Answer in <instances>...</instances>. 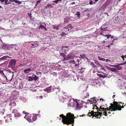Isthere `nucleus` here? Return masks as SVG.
Here are the masks:
<instances>
[{
	"mask_svg": "<svg viewBox=\"0 0 126 126\" xmlns=\"http://www.w3.org/2000/svg\"><path fill=\"white\" fill-rule=\"evenodd\" d=\"M74 117V114L71 113L67 114L66 116L61 114L60 115L59 119L61 120L62 119V121L64 123L68 125L71 124L73 121V118Z\"/></svg>",
	"mask_w": 126,
	"mask_h": 126,
	"instance_id": "1",
	"label": "nucleus"
},
{
	"mask_svg": "<svg viewBox=\"0 0 126 126\" xmlns=\"http://www.w3.org/2000/svg\"><path fill=\"white\" fill-rule=\"evenodd\" d=\"M95 103H93V107L92 108L93 109H94V108L96 109L97 112H94V111H92L91 112H89L87 115H88L89 117L92 116V118H93L94 117H95L96 118H100V117H101L102 115V112H99L98 111L99 109L95 104Z\"/></svg>",
	"mask_w": 126,
	"mask_h": 126,
	"instance_id": "2",
	"label": "nucleus"
},
{
	"mask_svg": "<svg viewBox=\"0 0 126 126\" xmlns=\"http://www.w3.org/2000/svg\"><path fill=\"white\" fill-rule=\"evenodd\" d=\"M68 106L69 107H76L75 109L77 110H79L81 107V105L80 103L76 100H74L73 99L71 100L69 102Z\"/></svg>",
	"mask_w": 126,
	"mask_h": 126,
	"instance_id": "3",
	"label": "nucleus"
},
{
	"mask_svg": "<svg viewBox=\"0 0 126 126\" xmlns=\"http://www.w3.org/2000/svg\"><path fill=\"white\" fill-rule=\"evenodd\" d=\"M87 84L85 83L82 86V99L81 100L82 102V105H84V103H85L86 104V102H85L84 100L87 97Z\"/></svg>",
	"mask_w": 126,
	"mask_h": 126,
	"instance_id": "4",
	"label": "nucleus"
},
{
	"mask_svg": "<svg viewBox=\"0 0 126 126\" xmlns=\"http://www.w3.org/2000/svg\"><path fill=\"white\" fill-rule=\"evenodd\" d=\"M118 102L114 101L113 104H110V106L109 108L110 110L111 109V111H115L116 110V109L119 106V105Z\"/></svg>",
	"mask_w": 126,
	"mask_h": 126,
	"instance_id": "5",
	"label": "nucleus"
},
{
	"mask_svg": "<svg viewBox=\"0 0 126 126\" xmlns=\"http://www.w3.org/2000/svg\"><path fill=\"white\" fill-rule=\"evenodd\" d=\"M37 115L38 114H36L34 115H30L28 116L27 118H26V120L29 122H32L36 120Z\"/></svg>",
	"mask_w": 126,
	"mask_h": 126,
	"instance_id": "6",
	"label": "nucleus"
},
{
	"mask_svg": "<svg viewBox=\"0 0 126 126\" xmlns=\"http://www.w3.org/2000/svg\"><path fill=\"white\" fill-rule=\"evenodd\" d=\"M111 109L110 110L109 108H108V107H107V108H102L100 106V107L99 108L98 110L102 112L103 111V114L104 115L106 116H107L108 114V113H107V111H111Z\"/></svg>",
	"mask_w": 126,
	"mask_h": 126,
	"instance_id": "7",
	"label": "nucleus"
},
{
	"mask_svg": "<svg viewBox=\"0 0 126 126\" xmlns=\"http://www.w3.org/2000/svg\"><path fill=\"white\" fill-rule=\"evenodd\" d=\"M12 113H14V117L16 119L17 118L21 116V114L18 112L17 110L16 109L13 110Z\"/></svg>",
	"mask_w": 126,
	"mask_h": 126,
	"instance_id": "8",
	"label": "nucleus"
},
{
	"mask_svg": "<svg viewBox=\"0 0 126 126\" xmlns=\"http://www.w3.org/2000/svg\"><path fill=\"white\" fill-rule=\"evenodd\" d=\"M16 61L15 59H12L9 62V65L12 67H14L16 64Z\"/></svg>",
	"mask_w": 126,
	"mask_h": 126,
	"instance_id": "9",
	"label": "nucleus"
},
{
	"mask_svg": "<svg viewBox=\"0 0 126 126\" xmlns=\"http://www.w3.org/2000/svg\"><path fill=\"white\" fill-rule=\"evenodd\" d=\"M94 99V98H92L88 100L87 101V104H89V103L90 104H92L93 103H96L97 102V101Z\"/></svg>",
	"mask_w": 126,
	"mask_h": 126,
	"instance_id": "10",
	"label": "nucleus"
},
{
	"mask_svg": "<svg viewBox=\"0 0 126 126\" xmlns=\"http://www.w3.org/2000/svg\"><path fill=\"white\" fill-rule=\"evenodd\" d=\"M73 58L72 55H68L67 56H65V57H64L63 60L65 61L69 60L70 59H73Z\"/></svg>",
	"mask_w": 126,
	"mask_h": 126,
	"instance_id": "11",
	"label": "nucleus"
},
{
	"mask_svg": "<svg viewBox=\"0 0 126 126\" xmlns=\"http://www.w3.org/2000/svg\"><path fill=\"white\" fill-rule=\"evenodd\" d=\"M11 58L7 56H5L2 57L0 58V61H1L2 60H9L10 59H11Z\"/></svg>",
	"mask_w": 126,
	"mask_h": 126,
	"instance_id": "12",
	"label": "nucleus"
},
{
	"mask_svg": "<svg viewBox=\"0 0 126 126\" xmlns=\"http://www.w3.org/2000/svg\"><path fill=\"white\" fill-rule=\"evenodd\" d=\"M6 71V70L5 69H0V73L2 75H3L7 79L6 76L5 75L4 73Z\"/></svg>",
	"mask_w": 126,
	"mask_h": 126,
	"instance_id": "13",
	"label": "nucleus"
},
{
	"mask_svg": "<svg viewBox=\"0 0 126 126\" xmlns=\"http://www.w3.org/2000/svg\"><path fill=\"white\" fill-rule=\"evenodd\" d=\"M52 86L47 88L46 89L44 90L45 91H46L47 93H50L52 91V89H51Z\"/></svg>",
	"mask_w": 126,
	"mask_h": 126,
	"instance_id": "14",
	"label": "nucleus"
},
{
	"mask_svg": "<svg viewBox=\"0 0 126 126\" xmlns=\"http://www.w3.org/2000/svg\"><path fill=\"white\" fill-rule=\"evenodd\" d=\"M60 88L59 87H58L57 88H53L52 89V91H54V90L57 91L58 92H59L60 91ZM57 91L56 93H57Z\"/></svg>",
	"mask_w": 126,
	"mask_h": 126,
	"instance_id": "15",
	"label": "nucleus"
},
{
	"mask_svg": "<svg viewBox=\"0 0 126 126\" xmlns=\"http://www.w3.org/2000/svg\"><path fill=\"white\" fill-rule=\"evenodd\" d=\"M115 69H116V71L117 70H120L122 68L121 66L119 65H116L114 66Z\"/></svg>",
	"mask_w": 126,
	"mask_h": 126,
	"instance_id": "16",
	"label": "nucleus"
},
{
	"mask_svg": "<svg viewBox=\"0 0 126 126\" xmlns=\"http://www.w3.org/2000/svg\"><path fill=\"white\" fill-rule=\"evenodd\" d=\"M126 106V105H125L124 106L122 105V106H121L120 105H119V106L116 109V110H121L122 109L121 108H124V106Z\"/></svg>",
	"mask_w": 126,
	"mask_h": 126,
	"instance_id": "17",
	"label": "nucleus"
},
{
	"mask_svg": "<svg viewBox=\"0 0 126 126\" xmlns=\"http://www.w3.org/2000/svg\"><path fill=\"white\" fill-rule=\"evenodd\" d=\"M32 76L33 78V80L35 81L39 79L38 77H37L35 75H33Z\"/></svg>",
	"mask_w": 126,
	"mask_h": 126,
	"instance_id": "18",
	"label": "nucleus"
},
{
	"mask_svg": "<svg viewBox=\"0 0 126 126\" xmlns=\"http://www.w3.org/2000/svg\"><path fill=\"white\" fill-rule=\"evenodd\" d=\"M31 71V70L30 68L24 70V72L25 73H27Z\"/></svg>",
	"mask_w": 126,
	"mask_h": 126,
	"instance_id": "19",
	"label": "nucleus"
},
{
	"mask_svg": "<svg viewBox=\"0 0 126 126\" xmlns=\"http://www.w3.org/2000/svg\"><path fill=\"white\" fill-rule=\"evenodd\" d=\"M38 28L39 29L41 28L42 29H44L45 30H47V28L45 27V26L42 25H41L38 27Z\"/></svg>",
	"mask_w": 126,
	"mask_h": 126,
	"instance_id": "20",
	"label": "nucleus"
},
{
	"mask_svg": "<svg viewBox=\"0 0 126 126\" xmlns=\"http://www.w3.org/2000/svg\"><path fill=\"white\" fill-rule=\"evenodd\" d=\"M16 103L14 102L11 101L10 102V103L9 104V105H12V106H16Z\"/></svg>",
	"mask_w": 126,
	"mask_h": 126,
	"instance_id": "21",
	"label": "nucleus"
},
{
	"mask_svg": "<svg viewBox=\"0 0 126 126\" xmlns=\"http://www.w3.org/2000/svg\"><path fill=\"white\" fill-rule=\"evenodd\" d=\"M98 76L102 78H106V76H105V75H103L101 74H98Z\"/></svg>",
	"mask_w": 126,
	"mask_h": 126,
	"instance_id": "22",
	"label": "nucleus"
},
{
	"mask_svg": "<svg viewBox=\"0 0 126 126\" xmlns=\"http://www.w3.org/2000/svg\"><path fill=\"white\" fill-rule=\"evenodd\" d=\"M66 54V53H61V52H60V56H62L64 58V57H65V55Z\"/></svg>",
	"mask_w": 126,
	"mask_h": 126,
	"instance_id": "23",
	"label": "nucleus"
},
{
	"mask_svg": "<svg viewBox=\"0 0 126 126\" xmlns=\"http://www.w3.org/2000/svg\"><path fill=\"white\" fill-rule=\"evenodd\" d=\"M12 116V115L11 114H7L6 116L7 119L8 120H9V118L10 117H11Z\"/></svg>",
	"mask_w": 126,
	"mask_h": 126,
	"instance_id": "24",
	"label": "nucleus"
},
{
	"mask_svg": "<svg viewBox=\"0 0 126 126\" xmlns=\"http://www.w3.org/2000/svg\"><path fill=\"white\" fill-rule=\"evenodd\" d=\"M108 69L112 71L113 72H116V69H115V68H111L110 67L108 68Z\"/></svg>",
	"mask_w": 126,
	"mask_h": 126,
	"instance_id": "25",
	"label": "nucleus"
},
{
	"mask_svg": "<svg viewBox=\"0 0 126 126\" xmlns=\"http://www.w3.org/2000/svg\"><path fill=\"white\" fill-rule=\"evenodd\" d=\"M98 59L100 61H104L106 60L104 58H101V57H100L99 56H98Z\"/></svg>",
	"mask_w": 126,
	"mask_h": 126,
	"instance_id": "26",
	"label": "nucleus"
},
{
	"mask_svg": "<svg viewBox=\"0 0 126 126\" xmlns=\"http://www.w3.org/2000/svg\"><path fill=\"white\" fill-rule=\"evenodd\" d=\"M33 77H30L29 76L28 77V80L29 81H31L33 80Z\"/></svg>",
	"mask_w": 126,
	"mask_h": 126,
	"instance_id": "27",
	"label": "nucleus"
},
{
	"mask_svg": "<svg viewBox=\"0 0 126 126\" xmlns=\"http://www.w3.org/2000/svg\"><path fill=\"white\" fill-rule=\"evenodd\" d=\"M53 7L52 5L50 4H48L46 7V8L47 9L49 7L51 8Z\"/></svg>",
	"mask_w": 126,
	"mask_h": 126,
	"instance_id": "28",
	"label": "nucleus"
},
{
	"mask_svg": "<svg viewBox=\"0 0 126 126\" xmlns=\"http://www.w3.org/2000/svg\"><path fill=\"white\" fill-rule=\"evenodd\" d=\"M59 26L58 25H57L56 26H53V28L56 29L57 30H59L58 27Z\"/></svg>",
	"mask_w": 126,
	"mask_h": 126,
	"instance_id": "29",
	"label": "nucleus"
},
{
	"mask_svg": "<svg viewBox=\"0 0 126 126\" xmlns=\"http://www.w3.org/2000/svg\"><path fill=\"white\" fill-rule=\"evenodd\" d=\"M80 13L79 12H77V13L75 14V15L77 16L79 18L80 16Z\"/></svg>",
	"mask_w": 126,
	"mask_h": 126,
	"instance_id": "30",
	"label": "nucleus"
},
{
	"mask_svg": "<svg viewBox=\"0 0 126 126\" xmlns=\"http://www.w3.org/2000/svg\"><path fill=\"white\" fill-rule=\"evenodd\" d=\"M90 64L91 65V66H92L94 68L96 67V66L95 65L94 63L93 62H91Z\"/></svg>",
	"mask_w": 126,
	"mask_h": 126,
	"instance_id": "31",
	"label": "nucleus"
},
{
	"mask_svg": "<svg viewBox=\"0 0 126 126\" xmlns=\"http://www.w3.org/2000/svg\"><path fill=\"white\" fill-rule=\"evenodd\" d=\"M8 0H5V5H7L8 4H11V3L10 2V1H9L8 3H7Z\"/></svg>",
	"mask_w": 126,
	"mask_h": 126,
	"instance_id": "32",
	"label": "nucleus"
},
{
	"mask_svg": "<svg viewBox=\"0 0 126 126\" xmlns=\"http://www.w3.org/2000/svg\"><path fill=\"white\" fill-rule=\"evenodd\" d=\"M104 36L106 37L107 39L109 38L111 36V35L110 34H108V35H104Z\"/></svg>",
	"mask_w": 126,
	"mask_h": 126,
	"instance_id": "33",
	"label": "nucleus"
},
{
	"mask_svg": "<svg viewBox=\"0 0 126 126\" xmlns=\"http://www.w3.org/2000/svg\"><path fill=\"white\" fill-rule=\"evenodd\" d=\"M9 1H11L12 2H14L16 3H19V1H18L17 0H10Z\"/></svg>",
	"mask_w": 126,
	"mask_h": 126,
	"instance_id": "34",
	"label": "nucleus"
},
{
	"mask_svg": "<svg viewBox=\"0 0 126 126\" xmlns=\"http://www.w3.org/2000/svg\"><path fill=\"white\" fill-rule=\"evenodd\" d=\"M81 56V58L84 59V60H85V59H87L86 57V56L85 55H82Z\"/></svg>",
	"mask_w": 126,
	"mask_h": 126,
	"instance_id": "35",
	"label": "nucleus"
},
{
	"mask_svg": "<svg viewBox=\"0 0 126 126\" xmlns=\"http://www.w3.org/2000/svg\"><path fill=\"white\" fill-rule=\"evenodd\" d=\"M62 0H56L53 1V2H55L56 3H57L59 1H61Z\"/></svg>",
	"mask_w": 126,
	"mask_h": 126,
	"instance_id": "36",
	"label": "nucleus"
},
{
	"mask_svg": "<svg viewBox=\"0 0 126 126\" xmlns=\"http://www.w3.org/2000/svg\"><path fill=\"white\" fill-rule=\"evenodd\" d=\"M31 45H32L33 47H37V45L35 43L34 44H31Z\"/></svg>",
	"mask_w": 126,
	"mask_h": 126,
	"instance_id": "37",
	"label": "nucleus"
},
{
	"mask_svg": "<svg viewBox=\"0 0 126 126\" xmlns=\"http://www.w3.org/2000/svg\"><path fill=\"white\" fill-rule=\"evenodd\" d=\"M61 49L62 50V52L66 53V50L65 49L63 48H61Z\"/></svg>",
	"mask_w": 126,
	"mask_h": 126,
	"instance_id": "38",
	"label": "nucleus"
},
{
	"mask_svg": "<svg viewBox=\"0 0 126 126\" xmlns=\"http://www.w3.org/2000/svg\"><path fill=\"white\" fill-rule=\"evenodd\" d=\"M5 94L2 91H0V95L1 96H3L4 95V94Z\"/></svg>",
	"mask_w": 126,
	"mask_h": 126,
	"instance_id": "39",
	"label": "nucleus"
},
{
	"mask_svg": "<svg viewBox=\"0 0 126 126\" xmlns=\"http://www.w3.org/2000/svg\"><path fill=\"white\" fill-rule=\"evenodd\" d=\"M111 37V38L112 40V42H113L114 41L115 39L114 38H113V36H111L110 37Z\"/></svg>",
	"mask_w": 126,
	"mask_h": 126,
	"instance_id": "40",
	"label": "nucleus"
},
{
	"mask_svg": "<svg viewBox=\"0 0 126 126\" xmlns=\"http://www.w3.org/2000/svg\"><path fill=\"white\" fill-rule=\"evenodd\" d=\"M100 69L104 70L105 71H106V69L105 68L102 66L101 68H100Z\"/></svg>",
	"mask_w": 126,
	"mask_h": 126,
	"instance_id": "41",
	"label": "nucleus"
},
{
	"mask_svg": "<svg viewBox=\"0 0 126 126\" xmlns=\"http://www.w3.org/2000/svg\"><path fill=\"white\" fill-rule=\"evenodd\" d=\"M64 28L66 30L65 31V32L66 31H69V29H68L67 28L64 27Z\"/></svg>",
	"mask_w": 126,
	"mask_h": 126,
	"instance_id": "42",
	"label": "nucleus"
},
{
	"mask_svg": "<svg viewBox=\"0 0 126 126\" xmlns=\"http://www.w3.org/2000/svg\"><path fill=\"white\" fill-rule=\"evenodd\" d=\"M98 67H99L100 68H101V67L102 66V65L99 63H98Z\"/></svg>",
	"mask_w": 126,
	"mask_h": 126,
	"instance_id": "43",
	"label": "nucleus"
},
{
	"mask_svg": "<svg viewBox=\"0 0 126 126\" xmlns=\"http://www.w3.org/2000/svg\"><path fill=\"white\" fill-rule=\"evenodd\" d=\"M106 62H111V61L109 59H107L106 60Z\"/></svg>",
	"mask_w": 126,
	"mask_h": 126,
	"instance_id": "44",
	"label": "nucleus"
},
{
	"mask_svg": "<svg viewBox=\"0 0 126 126\" xmlns=\"http://www.w3.org/2000/svg\"><path fill=\"white\" fill-rule=\"evenodd\" d=\"M36 72V74L37 75H39V74H40V75H41V73L40 72Z\"/></svg>",
	"mask_w": 126,
	"mask_h": 126,
	"instance_id": "45",
	"label": "nucleus"
},
{
	"mask_svg": "<svg viewBox=\"0 0 126 126\" xmlns=\"http://www.w3.org/2000/svg\"><path fill=\"white\" fill-rule=\"evenodd\" d=\"M52 75H54H54H55V76H56V73H55V72H53V73H52Z\"/></svg>",
	"mask_w": 126,
	"mask_h": 126,
	"instance_id": "46",
	"label": "nucleus"
},
{
	"mask_svg": "<svg viewBox=\"0 0 126 126\" xmlns=\"http://www.w3.org/2000/svg\"><path fill=\"white\" fill-rule=\"evenodd\" d=\"M89 3L90 5H92V4H93V2H92V0H91V1H90V2H89Z\"/></svg>",
	"mask_w": 126,
	"mask_h": 126,
	"instance_id": "47",
	"label": "nucleus"
},
{
	"mask_svg": "<svg viewBox=\"0 0 126 126\" xmlns=\"http://www.w3.org/2000/svg\"><path fill=\"white\" fill-rule=\"evenodd\" d=\"M65 33L64 32H63L62 33V35L63 36H64L65 35Z\"/></svg>",
	"mask_w": 126,
	"mask_h": 126,
	"instance_id": "48",
	"label": "nucleus"
},
{
	"mask_svg": "<svg viewBox=\"0 0 126 126\" xmlns=\"http://www.w3.org/2000/svg\"><path fill=\"white\" fill-rule=\"evenodd\" d=\"M9 122V120H8L7 119L5 120V122L6 123H7Z\"/></svg>",
	"mask_w": 126,
	"mask_h": 126,
	"instance_id": "49",
	"label": "nucleus"
},
{
	"mask_svg": "<svg viewBox=\"0 0 126 126\" xmlns=\"http://www.w3.org/2000/svg\"><path fill=\"white\" fill-rule=\"evenodd\" d=\"M71 62L74 64H75V61L74 60L72 61H71Z\"/></svg>",
	"mask_w": 126,
	"mask_h": 126,
	"instance_id": "50",
	"label": "nucleus"
},
{
	"mask_svg": "<svg viewBox=\"0 0 126 126\" xmlns=\"http://www.w3.org/2000/svg\"><path fill=\"white\" fill-rule=\"evenodd\" d=\"M79 65V63H78L77 64H75V66H78Z\"/></svg>",
	"mask_w": 126,
	"mask_h": 126,
	"instance_id": "51",
	"label": "nucleus"
},
{
	"mask_svg": "<svg viewBox=\"0 0 126 126\" xmlns=\"http://www.w3.org/2000/svg\"><path fill=\"white\" fill-rule=\"evenodd\" d=\"M66 47V48H67V47H68L67 46H62V48H64V47Z\"/></svg>",
	"mask_w": 126,
	"mask_h": 126,
	"instance_id": "52",
	"label": "nucleus"
},
{
	"mask_svg": "<svg viewBox=\"0 0 126 126\" xmlns=\"http://www.w3.org/2000/svg\"><path fill=\"white\" fill-rule=\"evenodd\" d=\"M126 63V62H125L124 63H122L121 64V65H122L125 64Z\"/></svg>",
	"mask_w": 126,
	"mask_h": 126,
	"instance_id": "53",
	"label": "nucleus"
},
{
	"mask_svg": "<svg viewBox=\"0 0 126 126\" xmlns=\"http://www.w3.org/2000/svg\"><path fill=\"white\" fill-rule=\"evenodd\" d=\"M23 112L24 114H28V113L26 112L25 111H23Z\"/></svg>",
	"mask_w": 126,
	"mask_h": 126,
	"instance_id": "54",
	"label": "nucleus"
},
{
	"mask_svg": "<svg viewBox=\"0 0 126 126\" xmlns=\"http://www.w3.org/2000/svg\"><path fill=\"white\" fill-rule=\"evenodd\" d=\"M100 35H103V36H104V35H104V34H103V33L102 32H101V33H100Z\"/></svg>",
	"mask_w": 126,
	"mask_h": 126,
	"instance_id": "55",
	"label": "nucleus"
},
{
	"mask_svg": "<svg viewBox=\"0 0 126 126\" xmlns=\"http://www.w3.org/2000/svg\"><path fill=\"white\" fill-rule=\"evenodd\" d=\"M124 57L125 58H126V55H125L124 56H123V60H124Z\"/></svg>",
	"mask_w": 126,
	"mask_h": 126,
	"instance_id": "56",
	"label": "nucleus"
},
{
	"mask_svg": "<svg viewBox=\"0 0 126 126\" xmlns=\"http://www.w3.org/2000/svg\"><path fill=\"white\" fill-rule=\"evenodd\" d=\"M41 1V0H38L37 1V3H39Z\"/></svg>",
	"mask_w": 126,
	"mask_h": 126,
	"instance_id": "57",
	"label": "nucleus"
},
{
	"mask_svg": "<svg viewBox=\"0 0 126 126\" xmlns=\"http://www.w3.org/2000/svg\"><path fill=\"white\" fill-rule=\"evenodd\" d=\"M28 118V117H27V115H25V116L24 117V118L26 119V118Z\"/></svg>",
	"mask_w": 126,
	"mask_h": 126,
	"instance_id": "58",
	"label": "nucleus"
},
{
	"mask_svg": "<svg viewBox=\"0 0 126 126\" xmlns=\"http://www.w3.org/2000/svg\"><path fill=\"white\" fill-rule=\"evenodd\" d=\"M2 121L1 120H0V125L2 124Z\"/></svg>",
	"mask_w": 126,
	"mask_h": 126,
	"instance_id": "59",
	"label": "nucleus"
},
{
	"mask_svg": "<svg viewBox=\"0 0 126 126\" xmlns=\"http://www.w3.org/2000/svg\"><path fill=\"white\" fill-rule=\"evenodd\" d=\"M84 116H86V115H84V114H83V115H80V117H81V116L83 117Z\"/></svg>",
	"mask_w": 126,
	"mask_h": 126,
	"instance_id": "60",
	"label": "nucleus"
},
{
	"mask_svg": "<svg viewBox=\"0 0 126 126\" xmlns=\"http://www.w3.org/2000/svg\"><path fill=\"white\" fill-rule=\"evenodd\" d=\"M75 4V2H73L72 3H71V4Z\"/></svg>",
	"mask_w": 126,
	"mask_h": 126,
	"instance_id": "61",
	"label": "nucleus"
},
{
	"mask_svg": "<svg viewBox=\"0 0 126 126\" xmlns=\"http://www.w3.org/2000/svg\"><path fill=\"white\" fill-rule=\"evenodd\" d=\"M5 0H1V2H3Z\"/></svg>",
	"mask_w": 126,
	"mask_h": 126,
	"instance_id": "62",
	"label": "nucleus"
},
{
	"mask_svg": "<svg viewBox=\"0 0 126 126\" xmlns=\"http://www.w3.org/2000/svg\"><path fill=\"white\" fill-rule=\"evenodd\" d=\"M12 120V118H11L10 117L9 119V121H11V120Z\"/></svg>",
	"mask_w": 126,
	"mask_h": 126,
	"instance_id": "63",
	"label": "nucleus"
},
{
	"mask_svg": "<svg viewBox=\"0 0 126 126\" xmlns=\"http://www.w3.org/2000/svg\"><path fill=\"white\" fill-rule=\"evenodd\" d=\"M100 101L102 100V101H104V100L102 98H100Z\"/></svg>",
	"mask_w": 126,
	"mask_h": 126,
	"instance_id": "64",
	"label": "nucleus"
}]
</instances>
